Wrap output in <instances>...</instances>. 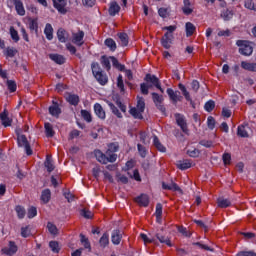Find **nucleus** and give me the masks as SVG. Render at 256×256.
Masks as SVG:
<instances>
[{"label":"nucleus","instance_id":"nucleus-42","mask_svg":"<svg viewBox=\"0 0 256 256\" xmlns=\"http://www.w3.org/2000/svg\"><path fill=\"white\" fill-rule=\"evenodd\" d=\"M101 63H102V66L104 67V69H107V71H109V69H111V58H107V56H102Z\"/></svg>","mask_w":256,"mask_h":256},{"label":"nucleus","instance_id":"nucleus-20","mask_svg":"<svg viewBox=\"0 0 256 256\" xmlns=\"http://www.w3.org/2000/svg\"><path fill=\"white\" fill-rule=\"evenodd\" d=\"M94 112L97 115V117H99V119H105L106 117L105 110L103 109V106H101V104L99 103L94 104Z\"/></svg>","mask_w":256,"mask_h":256},{"label":"nucleus","instance_id":"nucleus-49","mask_svg":"<svg viewBox=\"0 0 256 256\" xmlns=\"http://www.w3.org/2000/svg\"><path fill=\"white\" fill-rule=\"evenodd\" d=\"M151 87H153V85H149V84H146V83H142L140 85V90H141V93L143 95H149V89H151Z\"/></svg>","mask_w":256,"mask_h":256},{"label":"nucleus","instance_id":"nucleus-40","mask_svg":"<svg viewBox=\"0 0 256 256\" xmlns=\"http://www.w3.org/2000/svg\"><path fill=\"white\" fill-rule=\"evenodd\" d=\"M185 29H186L187 37H191V35H193V33H195V25H193V23H191V22H187L185 24Z\"/></svg>","mask_w":256,"mask_h":256},{"label":"nucleus","instance_id":"nucleus-4","mask_svg":"<svg viewBox=\"0 0 256 256\" xmlns=\"http://www.w3.org/2000/svg\"><path fill=\"white\" fill-rule=\"evenodd\" d=\"M236 45L239 47V53L245 57L253 55V46L251 42L245 40H238Z\"/></svg>","mask_w":256,"mask_h":256},{"label":"nucleus","instance_id":"nucleus-62","mask_svg":"<svg viewBox=\"0 0 256 256\" xmlns=\"http://www.w3.org/2000/svg\"><path fill=\"white\" fill-rule=\"evenodd\" d=\"M207 125L211 130L215 129V118H213V116L207 118Z\"/></svg>","mask_w":256,"mask_h":256},{"label":"nucleus","instance_id":"nucleus-46","mask_svg":"<svg viewBox=\"0 0 256 256\" xmlns=\"http://www.w3.org/2000/svg\"><path fill=\"white\" fill-rule=\"evenodd\" d=\"M99 243H100V245H101L102 247H104V248H105L106 246H108V245H109V234L104 233V234L102 235V237L100 238Z\"/></svg>","mask_w":256,"mask_h":256},{"label":"nucleus","instance_id":"nucleus-25","mask_svg":"<svg viewBox=\"0 0 256 256\" xmlns=\"http://www.w3.org/2000/svg\"><path fill=\"white\" fill-rule=\"evenodd\" d=\"M183 5L184 6L182 7V11H183L184 15H191V13H193V8H191V1L184 0Z\"/></svg>","mask_w":256,"mask_h":256},{"label":"nucleus","instance_id":"nucleus-53","mask_svg":"<svg viewBox=\"0 0 256 256\" xmlns=\"http://www.w3.org/2000/svg\"><path fill=\"white\" fill-rule=\"evenodd\" d=\"M7 86H8V89L11 93H15V91H17V84L15 83V81L8 80L7 81Z\"/></svg>","mask_w":256,"mask_h":256},{"label":"nucleus","instance_id":"nucleus-34","mask_svg":"<svg viewBox=\"0 0 256 256\" xmlns=\"http://www.w3.org/2000/svg\"><path fill=\"white\" fill-rule=\"evenodd\" d=\"M44 129L46 133V137H53L55 135V130H53V125L47 122L44 124Z\"/></svg>","mask_w":256,"mask_h":256},{"label":"nucleus","instance_id":"nucleus-8","mask_svg":"<svg viewBox=\"0 0 256 256\" xmlns=\"http://www.w3.org/2000/svg\"><path fill=\"white\" fill-rule=\"evenodd\" d=\"M176 123L180 126L183 133H189V129L187 128V122L185 121V116L181 114L175 115Z\"/></svg>","mask_w":256,"mask_h":256},{"label":"nucleus","instance_id":"nucleus-1","mask_svg":"<svg viewBox=\"0 0 256 256\" xmlns=\"http://www.w3.org/2000/svg\"><path fill=\"white\" fill-rule=\"evenodd\" d=\"M145 112V100L143 97L137 98L136 107L130 108L129 113L134 119H143V113Z\"/></svg>","mask_w":256,"mask_h":256},{"label":"nucleus","instance_id":"nucleus-38","mask_svg":"<svg viewBox=\"0 0 256 256\" xmlns=\"http://www.w3.org/2000/svg\"><path fill=\"white\" fill-rule=\"evenodd\" d=\"M118 37L120 39V44L122 47H127L129 45V36L126 33H119Z\"/></svg>","mask_w":256,"mask_h":256},{"label":"nucleus","instance_id":"nucleus-48","mask_svg":"<svg viewBox=\"0 0 256 256\" xmlns=\"http://www.w3.org/2000/svg\"><path fill=\"white\" fill-rule=\"evenodd\" d=\"M81 116L83 117L84 121H87V123H91V121H93V118L91 117V112L87 110H82Z\"/></svg>","mask_w":256,"mask_h":256},{"label":"nucleus","instance_id":"nucleus-47","mask_svg":"<svg viewBox=\"0 0 256 256\" xmlns=\"http://www.w3.org/2000/svg\"><path fill=\"white\" fill-rule=\"evenodd\" d=\"M108 163H115L117 161V154L115 152L106 151Z\"/></svg>","mask_w":256,"mask_h":256},{"label":"nucleus","instance_id":"nucleus-15","mask_svg":"<svg viewBox=\"0 0 256 256\" xmlns=\"http://www.w3.org/2000/svg\"><path fill=\"white\" fill-rule=\"evenodd\" d=\"M162 188L167 189L168 191H178V193H183V190H181V187L177 185L175 182H170L169 184L163 182Z\"/></svg>","mask_w":256,"mask_h":256},{"label":"nucleus","instance_id":"nucleus-43","mask_svg":"<svg viewBox=\"0 0 256 256\" xmlns=\"http://www.w3.org/2000/svg\"><path fill=\"white\" fill-rule=\"evenodd\" d=\"M67 101L68 103H70V105H79V96L75 94H70L67 97Z\"/></svg>","mask_w":256,"mask_h":256},{"label":"nucleus","instance_id":"nucleus-58","mask_svg":"<svg viewBox=\"0 0 256 256\" xmlns=\"http://www.w3.org/2000/svg\"><path fill=\"white\" fill-rule=\"evenodd\" d=\"M200 154L201 152L196 148L187 150V155H189V157H199Z\"/></svg>","mask_w":256,"mask_h":256},{"label":"nucleus","instance_id":"nucleus-10","mask_svg":"<svg viewBox=\"0 0 256 256\" xmlns=\"http://www.w3.org/2000/svg\"><path fill=\"white\" fill-rule=\"evenodd\" d=\"M123 239V232L121 230H113L111 234V241L113 245H119Z\"/></svg>","mask_w":256,"mask_h":256},{"label":"nucleus","instance_id":"nucleus-63","mask_svg":"<svg viewBox=\"0 0 256 256\" xmlns=\"http://www.w3.org/2000/svg\"><path fill=\"white\" fill-rule=\"evenodd\" d=\"M21 235H22V237H25V238L29 237V235H31V230L29 229V226L21 228Z\"/></svg>","mask_w":256,"mask_h":256},{"label":"nucleus","instance_id":"nucleus-24","mask_svg":"<svg viewBox=\"0 0 256 256\" xmlns=\"http://www.w3.org/2000/svg\"><path fill=\"white\" fill-rule=\"evenodd\" d=\"M106 103L108 104V107H110L113 115H116V117H118V119H123V114H121V112H119V109L116 108L114 103H112L109 100H106Z\"/></svg>","mask_w":256,"mask_h":256},{"label":"nucleus","instance_id":"nucleus-59","mask_svg":"<svg viewBox=\"0 0 256 256\" xmlns=\"http://www.w3.org/2000/svg\"><path fill=\"white\" fill-rule=\"evenodd\" d=\"M33 217H37V208L32 206L28 209V219H33Z\"/></svg>","mask_w":256,"mask_h":256},{"label":"nucleus","instance_id":"nucleus-16","mask_svg":"<svg viewBox=\"0 0 256 256\" xmlns=\"http://www.w3.org/2000/svg\"><path fill=\"white\" fill-rule=\"evenodd\" d=\"M94 155L99 163H102V165H107L109 163V160L107 159V154H103L101 150H95Z\"/></svg>","mask_w":256,"mask_h":256},{"label":"nucleus","instance_id":"nucleus-21","mask_svg":"<svg viewBox=\"0 0 256 256\" xmlns=\"http://www.w3.org/2000/svg\"><path fill=\"white\" fill-rule=\"evenodd\" d=\"M145 81H147V83H151V85H153L154 87H159V84L161 83L157 76L151 74L146 75Z\"/></svg>","mask_w":256,"mask_h":256},{"label":"nucleus","instance_id":"nucleus-19","mask_svg":"<svg viewBox=\"0 0 256 256\" xmlns=\"http://www.w3.org/2000/svg\"><path fill=\"white\" fill-rule=\"evenodd\" d=\"M192 245H194V247H198V249H202L203 251H210L211 253L215 251V248H213V246H209L203 243V241L193 242Z\"/></svg>","mask_w":256,"mask_h":256},{"label":"nucleus","instance_id":"nucleus-17","mask_svg":"<svg viewBox=\"0 0 256 256\" xmlns=\"http://www.w3.org/2000/svg\"><path fill=\"white\" fill-rule=\"evenodd\" d=\"M0 121L4 127H11V123H13V120L9 118V115L5 110L0 114Z\"/></svg>","mask_w":256,"mask_h":256},{"label":"nucleus","instance_id":"nucleus-6","mask_svg":"<svg viewBox=\"0 0 256 256\" xmlns=\"http://www.w3.org/2000/svg\"><path fill=\"white\" fill-rule=\"evenodd\" d=\"M166 93L170 101H172L174 105H176V103H179V101H183V96H181V93L179 91H174L172 88H168L166 90Z\"/></svg>","mask_w":256,"mask_h":256},{"label":"nucleus","instance_id":"nucleus-9","mask_svg":"<svg viewBox=\"0 0 256 256\" xmlns=\"http://www.w3.org/2000/svg\"><path fill=\"white\" fill-rule=\"evenodd\" d=\"M249 131H251L249 124H242L238 126L237 135L238 137H249Z\"/></svg>","mask_w":256,"mask_h":256},{"label":"nucleus","instance_id":"nucleus-22","mask_svg":"<svg viewBox=\"0 0 256 256\" xmlns=\"http://www.w3.org/2000/svg\"><path fill=\"white\" fill-rule=\"evenodd\" d=\"M49 113L53 117H59V115H61V108H59V104L53 102V105L49 107Z\"/></svg>","mask_w":256,"mask_h":256},{"label":"nucleus","instance_id":"nucleus-3","mask_svg":"<svg viewBox=\"0 0 256 256\" xmlns=\"http://www.w3.org/2000/svg\"><path fill=\"white\" fill-rule=\"evenodd\" d=\"M91 69L98 83H100V85H107V75L103 74V71H101V68L99 67V63L93 62L91 65Z\"/></svg>","mask_w":256,"mask_h":256},{"label":"nucleus","instance_id":"nucleus-31","mask_svg":"<svg viewBox=\"0 0 256 256\" xmlns=\"http://www.w3.org/2000/svg\"><path fill=\"white\" fill-rule=\"evenodd\" d=\"M49 58L58 65H63V63H65V58L59 54H50Z\"/></svg>","mask_w":256,"mask_h":256},{"label":"nucleus","instance_id":"nucleus-29","mask_svg":"<svg viewBox=\"0 0 256 256\" xmlns=\"http://www.w3.org/2000/svg\"><path fill=\"white\" fill-rule=\"evenodd\" d=\"M44 34L46 35V39L48 41H52L53 39V26L51 24H46L45 29H44Z\"/></svg>","mask_w":256,"mask_h":256},{"label":"nucleus","instance_id":"nucleus-61","mask_svg":"<svg viewBox=\"0 0 256 256\" xmlns=\"http://www.w3.org/2000/svg\"><path fill=\"white\" fill-rule=\"evenodd\" d=\"M29 29H30V31H36L37 32V29H39V25L37 24V20H30Z\"/></svg>","mask_w":256,"mask_h":256},{"label":"nucleus","instance_id":"nucleus-37","mask_svg":"<svg viewBox=\"0 0 256 256\" xmlns=\"http://www.w3.org/2000/svg\"><path fill=\"white\" fill-rule=\"evenodd\" d=\"M221 17L223 18V21H231L233 19V11L226 9L221 12Z\"/></svg>","mask_w":256,"mask_h":256},{"label":"nucleus","instance_id":"nucleus-12","mask_svg":"<svg viewBox=\"0 0 256 256\" xmlns=\"http://www.w3.org/2000/svg\"><path fill=\"white\" fill-rule=\"evenodd\" d=\"M52 1L55 9H57L59 13H62V14L67 13V10L65 9V6L67 5V3L65 2V0H52Z\"/></svg>","mask_w":256,"mask_h":256},{"label":"nucleus","instance_id":"nucleus-56","mask_svg":"<svg viewBox=\"0 0 256 256\" xmlns=\"http://www.w3.org/2000/svg\"><path fill=\"white\" fill-rule=\"evenodd\" d=\"M10 35L13 41H15V43L19 41V33L17 32V30H15V28H10Z\"/></svg>","mask_w":256,"mask_h":256},{"label":"nucleus","instance_id":"nucleus-11","mask_svg":"<svg viewBox=\"0 0 256 256\" xmlns=\"http://www.w3.org/2000/svg\"><path fill=\"white\" fill-rule=\"evenodd\" d=\"M2 253L4 255L13 256L15 253H17V245H15V242H9V246L2 249Z\"/></svg>","mask_w":256,"mask_h":256},{"label":"nucleus","instance_id":"nucleus-39","mask_svg":"<svg viewBox=\"0 0 256 256\" xmlns=\"http://www.w3.org/2000/svg\"><path fill=\"white\" fill-rule=\"evenodd\" d=\"M177 167L178 169H181V171H185V169H190L191 161L189 160L179 161L177 163Z\"/></svg>","mask_w":256,"mask_h":256},{"label":"nucleus","instance_id":"nucleus-51","mask_svg":"<svg viewBox=\"0 0 256 256\" xmlns=\"http://www.w3.org/2000/svg\"><path fill=\"white\" fill-rule=\"evenodd\" d=\"M140 141L143 143V145H149L151 143V140H149V136H147V133L141 132L140 133Z\"/></svg>","mask_w":256,"mask_h":256},{"label":"nucleus","instance_id":"nucleus-30","mask_svg":"<svg viewBox=\"0 0 256 256\" xmlns=\"http://www.w3.org/2000/svg\"><path fill=\"white\" fill-rule=\"evenodd\" d=\"M67 37V31H65L63 28L58 29L57 38L60 41V43H65L67 41Z\"/></svg>","mask_w":256,"mask_h":256},{"label":"nucleus","instance_id":"nucleus-35","mask_svg":"<svg viewBox=\"0 0 256 256\" xmlns=\"http://www.w3.org/2000/svg\"><path fill=\"white\" fill-rule=\"evenodd\" d=\"M179 89L182 92L183 96L185 97L186 101L193 103V100L191 99V94H189V91H187L185 85L179 84Z\"/></svg>","mask_w":256,"mask_h":256},{"label":"nucleus","instance_id":"nucleus-18","mask_svg":"<svg viewBox=\"0 0 256 256\" xmlns=\"http://www.w3.org/2000/svg\"><path fill=\"white\" fill-rule=\"evenodd\" d=\"M16 12L20 17L25 16V7L23 6V2L21 0H13Z\"/></svg>","mask_w":256,"mask_h":256},{"label":"nucleus","instance_id":"nucleus-55","mask_svg":"<svg viewBox=\"0 0 256 256\" xmlns=\"http://www.w3.org/2000/svg\"><path fill=\"white\" fill-rule=\"evenodd\" d=\"M244 7L250 11H256L255 3H253V0H245Z\"/></svg>","mask_w":256,"mask_h":256},{"label":"nucleus","instance_id":"nucleus-5","mask_svg":"<svg viewBox=\"0 0 256 256\" xmlns=\"http://www.w3.org/2000/svg\"><path fill=\"white\" fill-rule=\"evenodd\" d=\"M152 101L155 107H157V109L161 111V113H165L166 109L165 106L163 105V101H165V98L163 97V95H159L158 93L153 92Z\"/></svg>","mask_w":256,"mask_h":256},{"label":"nucleus","instance_id":"nucleus-28","mask_svg":"<svg viewBox=\"0 0 256 256\" xmlns=\"http://www.w3.org/2000/svg\"><path fill=\"white\" fill-rule=\"evenodd\" d=\"M17 53H18L17 49H15L13 47H7V48H4V50H3V54L7 58H13V57H15V55H17Z\"/></svg>","mask_w":256,"mask_h":256},{"label":"nucleus","instance_id":"nucleus-45","mask_svg":"<svg viewBox=\"0 0 256 256\" xmlns=\"http://www.w3.org/2000/svg\"><path fill=\"white\" fill-rule=\"evenodd\" d=\"M105 45L110 48V51H115V49H117V43L111 38L105 40Z\"/></svg>","mask_w":256,"mask_h":256},{"label":"nucleus","instance_id":"nucleus-14","mask_svg":"<svg viewBox=\"0 0 256 256\" xmlns=\"http://www.w3.org/2000/svg\"><path fill=\"white\" fill-rule=\"evenodd\" d=\"M120 11L121 6H119V4L116 1L110 3L108 12L111 17H115V15H117V13H119Z\"/></svg>","mask_w":256,"mask_h":256},{"label":"nucleus","instance_id":"nucleus-26","mask_svg":"<svg viewBox=\"0 0 256 256\" xmlns=\"http://www.w3.org/2000/svg\"><path fill=\"white\" fill-rule=\"evenodd\" d=\"M136 203H139L142 207L149 205V196L142 194L136 198Z\"/></svg>","mask_w":256,"mask_h":256},{"label":"nucleus","instance_id":"nucleus-57","mask_svg":"<svg viewBox=\"0 0 256 256\" xmlns=\"http://www.w3.org/2000/svg\"><path fill=\"white\" fill-rule=\"evenodd\" d=\"M137 147H138L139 155L143 158L147 157V148H145V146L141 144H138Z\"/></svg>","mask_w":256,"mask_h":256},{"label":"nucleus","instance_id":"nucleus-7","mask_svg":"<svg viewBox=\"0 0 256 256\" xmlns=\"http://www.w3.org/2000/svg\"><path fill=\"white\" fill-rule=\"evenodd\" d=\"M85 37V32L78 31L77 33L72 34V43L74 45H78V47H81L85 42L83 41V38Z\"/></svg>","mask_w":256,"mask_h":256},{"label":"nucleus","instance_id":"nucleus-60","mask_svg":"<svg viewBox=\"0 0 256 256\" xmlns=\"http://www.w3.org/2000/svg\"><path fill=\"white\" fill-rule=\"evenodd\" d=\"M81 215L82 217H84L85 219H93V212L87 210V209H83L81 211Z\"/></svg>","mask_w":256,"mask_h":256},{"label":"nucleus","instance_id":"nucleus-64","mask_svg":"<svg viewBox=\"0 0 256 256\" xmlns=\"http://www.w3.org/2000/svg\"><path fill=\"white\" fill-rule=\"evenodd\" d=\"M236 256H256V253L253 251H240Z\"/></svg>","mask_w":256,"mask_h":256},{"label":"nucleus","instance_id":"nucleus-23","mask_svg":"<svg viewBox=\"0 0 256 256\" xmlns=\"http://www.w3.org/2000/svg\"><path fill=\"white\" fill-rule=\"evenodd\" d=\"M217 204L221 209H226V207H231V200L220 197L217 199Z\"/></svg>","mask_w":256,"mask_h":256},{"label":"nucleus","instance_id":"nucleus-27","mask_svg":"<svg viewBox=\"0 0 256 256\" xmlns=\"http://www.w3.org/2000/svg\"><path fill=\"white\" fill-rule=\"evenodd\" d=\"M241 67H242V69H245V71H253V72L256 71V63L242 61Z\"/></svg>","mask_w":256,"mask_h":256},{"label":"nucleus","instance_id":"nucleus-13","mask_svg":"<svg viewBox=\"0 0 256 256\" xmlns=\"http://www.w3.org/2000/svg\"><path fill=\"white\" fill-rule=\"evenodd\" d=\"M162 47L165 49H169L171 47V44L173 43V34L171 33H165L164 37L161 40Z\"/></svg>","mask_w":256,"mask_h":256},{"label":"nucleus","instance_id":"nucleus-36","mask_svg":"<svg viewBox=\"0 0 256 256\" xmlns=\"http://www.w3.org/2000/svg\"><path fill=\"white\" fill-rule=\"evenodd\" d=\"M41 201H42V203H45V204L48 201H51V190L45 189V190L42 191Z\"/></svg>","mask_w":256,"mask_h":256},{"label":"nucleus","instance_id":"nucleus-52","mask_svg":"<svg viewBox=\"0 0 256 256\" xmlns=\"http://www.w3.org/2000/svg\"><path fill=\"white\" fill-rule=\"evenodd\" d=\"M47 229H48L49 233H51V235H57V233H58L57 226H55V224H53L51 222H48Z\"/></svg>","mask_w":256,"mask_h":256},{"label":"nucleus","instance_id":"nucleus-50","mask_svg":"<svg viewBox=\"0 0 256 256\" xmlns=\"http://www.w3.org/2000/svg\"><path fill=\"white\" fill-rule=\"evenodd\" d=\"M204 109L208 113H211V111H213V109H215V102L213 100L206 102L204 105Z\"/></svg>","mask_w":256,"mask_h":256},{"label":"nucleus","instance_id":"nucleus-33","mask_svg":"<svg viewBox=\"0 0 256 256\" xmlns=\"http://www.w3.org/2000/svg\"><path fill=\"white\" fill-rule=\"evenodd\" d=\"M44 165H45L48 173H51L52 171L55 170V165H53V160L51 159V156L46 157Z\"/></svg>","mask_w":256,"mask_h":256},{"label":"nucleus","instance_id":"nucleus-41","mask_svg":"<svg viewBox=\"0 0 256 256\" xmlns=\"http://www.w3.org/2000/svg\"><path fill=\"white\" fill-rule=\"evenodd\" d=\"M156 239L160 241L161 243H164L168 247H172L173 244H171V239L169 237L161 236V234L157 233L156 234Z\"/></svg>","mask_w":256,"mask_h":256},{"label":"nucleus","instance_id":"nucleus-44","mask_svg":"<svg viewBox=\"0 0 256 256\" xmlns=\"http://www.w3.org/2000/svg\"><path fill=\"white\" fill-rule=\"evenodd\" d=\"M15 211L17 213L18 219H25L26 212L24 207L18 205L15 207Z\"/></svg>","mask_w":256,"mask_h":256},{"label":"nucleus","instance_id":"nucleus-32","mask_svg":"<svg viewBox=\"0 0 256 256\" xmlns=\"http://www.w3.org/2000/svg\"><path fill=\"white\" fill-rule=\"evenodd\" d=\"M153 144L156 147V149H158V151H161V153H165L166 148L165 146H163V144H161L159 138L156 135L153 136Z\"/></svg>","mask_w":256,"mask_h":256},{"label":"nucleus","instance_id":"nucleus-2","mask_svg":"<svg viewBox=\"0 0 256 256\" xmlns=\"http://www.w3.org/2000/svg\"><path fill=\"white\" fill-rule=\"evenodd\" d=\"M16 135H17L18 147H23L25 149L26 155H33V150H31V145H29V141L27 140V137L22 134L21 128L16 129Z\"/></svg>","mask_w":256,"mask_h":256},{"label":"nucleus","instance_id":"nucleus-54","mask_svg":"<svg viewBox=\"0 0 256 256\" xmlns=\"http://www.w3.org/2000/svg\"><path fill=\"white\" fill-rule=\"evenodd\" d=\"M49 247L53 253H59V243L57 241H50Z\"/></svg>","mask_w":256,"mask_h":256}]
</instances>
